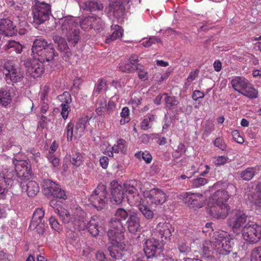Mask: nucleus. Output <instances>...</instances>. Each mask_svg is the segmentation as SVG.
Here are the masks:
<instances>
[{
    "label": "nucleus",
    "instance_id": "nucleus-27",
    "mask_svg": "<svg viewBox=\"0 0 261 261\" xmlns=\"http://www.w3.org/2000/svg\"><path fill=\"white\" fill-rule=\"evenodd\" d=\"M231 85L234 90L241 93L242 90L247 88L249 85L248 81L244 77L236 76L231 80Z\"/></svg>",
    "mask_w": 261,
    "mask_h": 261
},
{
    "label": "nucleus",
    "instance_id": "nucleus-30",
    "mask_svg": "<svg viewBox=\"0 0 261 261\" xmlns=\"http://www.w3.org/2000/svg\"><path fill=\"white\" fill-rule=\"evenodd\" d=\"M88 122V118L87 116L80 118L75 125V135H77L80 137L82 136L85 132Z\"/></svg>",
    "mask_w": 261,
    "mask_h": 261
},
{
    "label": "nucleus",
    "instance_id": "nucleus-5",
    "mask_svg": "<svg viewBox=\"0 0 261 261\" xmlns=\"http://www.w3.org/2000/svg\"><path fill=\"white\" fill-rule=\"evenodd\" d=\"M49 205L55 210V212L58 214L62 222L71 227L74 231H80L85 228L86 223L84 211L77 208L71 215L67 210L60 206L56 199L51 200Z\"/></svg>",
    "mask_w": 261,
    "mask_h": 261
},
{
    "label": "nucleus",
    "instance_id": "nucleus-13",
    "mask_svg": "<svg viewBox=\"0 0 261 261\" xmlns=\"http://www.w3.org/2000/svg\"><path fill=\"white\" fill-rule=\"evenodd\" d=\"M230 211V206L223 202H212L210 203L208 212L210 215L215 219H224Z\"/></svg>",
    "mask_w": 261,
    "mask_h": 261
},
{
    "label": "nucleus",
    "instance_id": "nucleus-22",
    "mask_svg": "<svg viewBox=\"0 0 261 261\" xmlns=\"http://www.w3.org/2000/svg\"><path fill=\"white\" fill-rule=\"evenodd\" d=\"M127 229L130 233L135 234L140 231V219L139 214L136 212H130L129 217L126 221Z\"/></svg>",
    "mask_w": 261,
    "mask_h": 261
},
{
    "label": "nucleus",
    "instance_id": "nucleus-9",
    "mask_svg": "<svg viewBox=\"0 0 261 261\" xmlns=\"http://www.w3.org/2000/svg\"><path fill=\"white\" fill-rule=\"evenodd\" d=\"M4 74L7 84L16 83L21 82L23 78V74L20 68L17 67L12 62L7 61L4 65Z\"/></svg>",
    "mask_w": 261,
    "mask_h": 261
},
{
    "label": "nucleus",
    "instance_id": "nucleus-52",
    "mask_svg": "<svg viewBox=\"0 0 261 261\" xmlns=\"http://www.w3.org/2000/svg\"><path fill=\"white\" fill-rule=\"evenodd\" d=\"M107 86V83L105 80L104 79H99L98 81V84L96 86L94 92L99 94L102 90L104 89Z\"/></svg>",
    "mask_w": 261,
    "mask_h": 261
},
{
    "label": "nucleus",
    "instance_id": "nucleus-63",
    "mask_svg": "<svg viewBox=\"0 0 261 261\" xmlns=\"http://www.w3.org/2000/svg\"><path fill=\"white\" fill-rule=\"evenodd\" d=\"M115 103L112 101H109L107 106V113L110 115L113 112L115 108Z\"/></svg>",
    "mask_w": 261,
    "mask_h": 261
},
{
    "label": "nucleus",
    "instance_id": "nucleus-11",
    "mask_svg": "<svg viewBox=\"0 0 261 261\" xmlns=\"http://www.w3.org/2000/svg\"><path fill=\"white\" fill-rule=\"evenodd\" d=\"M242 236L250 244L257 243L261 239V225L253 222L247 223L243 229Z\"/></svg>",
    "mask_w": 261,
    "mask_h": 261
},
{
    "label": "nucleus",
    "instance_id": "nucleus-48",
    "mask_svg": "<svg viewBox=\"0 0 261 261\" xmlns=\"http://www.w3.org/2000/svg\"><path fill=\"white\" fill-rule=\"evenodd\" d=\"M58 97L62 103L69 104L71 102V96L69 92L65 91Z\"/></svg>",
    "mask_w": 261,
    "mask_h": 261
},
{
    "label": "nucleus",
    "instance_id": "nucleus-40",
    "mask_svg": "<svg viewBox=\"0 0 261 261\" xmlns=\"http://www.w3.org/2000/svg\"><path fill=\"white\" fill-rule=\"evenodd\" d=\"M93 21L91 24V29L100 32L103 29L104 26L103 21L102 19L96 16L92 15Z\"/></svg>",
    "mask_w": 261,
    "mask_h": 261
},
{
    "label": "nucleus",
    "instance_id": "nucleus-16",
    "mask_svg": "<svg viewBox=\"0 0 261 261\" xmlns=\"http://www.w3.org/2000/svg\"><path fill=\"white\" fill-rule=\"evenodd\" d=\"M17 177L22 180H27L32 177L31 164L25 160L14 161Z\"/></svg>",
    "mask_w": 261,
    "mask_h": 261
},
{
    "label": "nucleus",
    "instance_id": "nucleus-14",
    "mask_svg": "<svg viewBox=\"0 0 261 261\" xmlns=\"http://www.w3.org/2000/svg\"><path fill=\"white\" fill-rule=\"evenodd\" d=\"M163 240L160 241L154 238L147 240L144 246V250L147 258L158 256L163 249Z\"/></svg>",
    "mask_w": 261,
    "mask_h": 261
},
{
    "label": "nucleus",
    "instance_id": "nucleus-41",
    "mask_svg": "<svg viewBox=\"0 0 261 261\" xmlns=\"http://www.w3.org/2000/svg\"><path fill=\"white\" fill-rule=\"evenodd\" d=\"M163 95L166 96L165 101L167 109L171 110L178 104L179 102L175 96H168L167 93H164Z\"/></svg>",
    "mask_w": 261,
    "mask_h": 261
},
{
    "label": "nucleus",
    "instance_id": "nucleus-29",
    "mask_svg": "<svg viewBox=\"0 0 261 261\" xmlns=\"http://www.w3.org/2000/svg\"><path fill=\"white\" fill-rule=\"evenodd\" d=\"M111 28L114 31L111 35H109L106 38V42L107 44H109L117 39L120 38L122 36L123 30L120 26L117 24H113Z\"/></svg>",
    "mask_w": 261,
    "mask_h": 261
},
{
    "label": "nucleus",
    "instance_id": "nucleus-15",
    "mask_svg": "<svg viewBox=\"0 0 261 261\" xmlns=\"http://www.w3.org/2000/svg\"><path fill=\"white\" fill-rule=\"evenodd\" d=\"M180 198L192 207L200 208L203 206L204 197L202 194L185 192L180 195Z\"/></svg>",
    "mask_w": 261,
    "mask_h": 261
},
{
    "label": "nucleus",
    "instance_id": "nucleus-64",
    "mask_svg": "<svg viewBox=\"0 0 261 261\" xmlns=\"http://www.w3.org/2000/svg\"><path fill=\"white\" fill-rule=\"evenodd\" d=\"M96 258L98 261H110L111 259L108 260L106 257L104 253L98 252L96 254Z\"/></svg>",
    "mask_w": 261,
    "mask_h": 261
},
{
    "label": "nucleus",
    "instance_id": "nucleus-62",
    "mask_svg": "<svg viewBox=\"0 0 261 261\" xmlns=\"http://www.w3.org/2000/svg\"><path fill=\"white\" fill-rule=\"evenodd\" d=\"M204 96V94L199 91V90H195L194 91L192 94V98L194 100L197 101L199 98H203Z\"/></svg>",
    "mask_w": 261,
    "mask_h": 261
},
{
    "label": "nucleus",
    "instance_id": "nucleus-38",
    "mask_svg": "<svg viewBox=\"0 0 261 261\" xmlns=\"http://www.w3.org/2000/svg\"><path fill=\"white\" fill-rule=\"evenodd\" d=\"M177 249L179 253V256H185L191 251L190 245L185 242H180L178 244Z\"/></svg>",
    "mask_w": 261,
    "mask_h": 261
},
{
    "label": "nucleus",
    "instance_id": "nucleus-59",
    "mask_svg": "<svg viewBox=\"0 0 261 261\" xmlns=\"http://www.w3.org/2000/svg\"><path fill=\"white\" fill-rule=\"evenodd\" d=\"M13 256L5 252L3 250L0 251V259L2 261H11Z\"/></svg>",
    "mask_w": 261,
    "mask_h": 261
},
{
    "label": "nucleus",
    "instance_id": "nucleus-23",
    "mask_svg": "<svg viewBox=\"0 0 261 261\" xmlns=\"http://www.w3.org/2000/svg\"><path fill=\"white\" fill-rule=\"evenodd\" d=\"M248 201L251 206L256 207H261V182L258 183L255 189L247 194Z\"/></svg>",
    "mask_w": 261,
    "mask_h": 261
},
{
    "label": "nucleus",
    "instance_id": "nucleus-39",
    "mask_svg": "<svg viewBox=\"0 0 261 261\" xmlns=\"http://www.w3.org/2000/svg\"><path fill=\"white\" fill-rule=\"evenodd\" d=\"M255 169L253 168H247L241 172L240 175L241 177L244 180L249 181L251 180L255 175Z\"/></svg>",
    "mask_w": 261,
    "mask_h": 261
},
{
    "label": "nucleus",
    "instance_id": "nucleus-8",
    "mask_svg": "<svg viewBox=\"0 0 261 261\" xmlns=\"http://www.w3.org/2000/svg\"><path fill=\"white\" fill-rule=\"evenodd\" d=\"M247 216L240 210H234L232 212L231 216L227 221L228 226L231 228L233 232L239 234L243 232L244 227H246Z\"/></svg>",
    "mask_w": 261,
    "mask_h": 261
},
{
    "label": "nucleus",
    "instance_id": "nucleus-57",
    "mask_svg": "<svg viewBox=\"0 0 261 261\" xmlns=\"http://www.w3.org/2000/svg\"><path fill=\"white\" fill-rule=\"evenodd\" d=\"M228 158L225 156H218L215 158L214 163L217 166L222 165L225 164Z\"/></svg>",
    "mask_w": 261,
    "mask_h": 261
},
{
    "label": "nucleus",
    "instance_id": "nucleus-43",
    "mask_svg": "<svg viewBox=\"0 0 261 261\" xmlns=\"http://www.w3.org/2000/svg\"><path fill=\"white\" fill-rule=\"evenodd\" d=\"M241 93L250 98H254L257 96V91L249 85L247 86V88H244L243 91H242Z\"/></svg>",
    "mask_w": 261,
    "mask_h": 261
},
{
    "label": "nucleus",
    "instance_id": "nucleus-44",
    "mask_svg": "<svg viewBox=\"0 0 261 261\" xmlns=\"http://www.w3.org/2000/svg\"><path fill=\"white\" fill-rule=\"evenodd\" d=\"M93 21V19L92 15L85 17L81 21H79V23H80L81 28L86 30L91 29V24Z\"/></svg>",
    "mask_w": 261,
    "mask_h": 261
},
{
    "label": "nucleus",
    "instance_id": "nucleus-61",
    "mask_svg": "<svg viewBox=\"0 0 261 261\" xmlns=\"http://www.w3.org/2000/svg\"><path fill=\"white\" fill-rule=\"evenodd\" d=\"M49 90L50 89L48 86H44L41 95V100H47Z\"/></svg>",
    "mask_w": 261,
    "mask_h": 261
},
{
    "label": "nucleus",
    "instance_id": "nucleus-26",
    "mask_svg": "<svg viewBox=\"0 0 261 261\" xmlns=\"http://www.w3.org/2000/svg\"><path fill=\"white\" fill-rule=\"evenodd\" d=\"M157 230L161 238L165 240L170 239V237L175 232V228L169 223H160L157 226Z\"/></svg>",
    "mask_w": 261,
    "mask_h": 261
},
{
    "label": "nucleus",
    "instance_id": "nucleus-54",
    "mask_svg": "<svg viewBox=\"0 0 261 261\" xmlns=\"http://www.w3.org/2000/svg\"><path fill=\"white\" fill-rule=\"evenodd\" d=\"M47 158L54 167L56 168L59 166L60 163L59 159L56 157L54 154L50 152V154H47Z\"/></svg>",
    "mask_w": 261,
    "mask_h": 261
},
{
    "label": "nucleus",
    "instance_id": "nucleus-12",
    "mask_svg": "<svg viewBox=\"0 0 261 261\" xmlns=\"http://www.w3.org/2000/svg\"><path fill=\"white\" fill-rule=\"evenodd\" d=\"M16 177H17L15 169H9L5 175L0 176V199L5 198L7 189L12 186Z\"/></svg>",
    "mask_w": 261,
    "mask_h": 261
},
{
    "label": "nucleus",
    "instance_id": "nucleus-21",
    "mask_svg": "<svg viewBox=\"0 0 261 261\" xmlns=\"http://www.w3.org/2000/svg\"><path fill=\"white\" fill-rule=\"evenodd\" d=\"M17 30L12 21L8 18L0 19V34L6 36L16 35Z\"/></svg>",
    "mask_w": 261,
    "mask_h": 261
},
{
    "label": "nucleus",
    "instance_id": "nucleus-45",
    "mask_svg": "<svg viewBox=\"0 0 261 261\" xmlns=\"http://www.w3.org/2000/svg\"><path fill=\"white\" fill-rule=\"evenodd\" d=\"M120 116L122 117L121 119L120 120L121 125H124L125 123L128 122L130 120L128 108L126 107H124L120 113Z\"/></svg>",
    "mask_w": 261,
    "mask_h": 261
},
{
    "label": "nucleus",
    "instance_id": "nucleus-33",
    "mask_svg": "<svg viewBox=\"0 0 261 261\" xmlns=\"http://www.w3.org/2000/svg\"><path fill=\"white\" fill-rule=\"evenodd\" d=\"M69 43L75 46L80 39L79 28L65 34Z\"/></svg>",
    "mask_w": 261,
    "mask_h": 261
},
{
    "label": "nucleus",
    "instance_id": "nucleus-53",
    "mask_svg": "<svg viewBox=\"0 0 261 261\" xmlns=\"http://www.w3.org/2000/svg\"><path fill=\"white\" fill-rule=\"evenodd\" d=\"M49 222L51 228L55 231H59L61 230V225L54 217H50L49 219Z\"/></svg>",
    "mask_w": 261,
    "mask_h": 261
},
{
    "label": "nucleus",
    "instance_id": "nucleus-35",
    "mask_svg": "<svg viewBox=\"0 0 261 261\" xmlns=\"http://www.w3.org/2000/svg\"><path fill=\"white\" fill-rule=\"evenodd\" d=\"M11 96L9 91L4 89H0V103L3 106H7L11 101Z\"/></svg>",
    "mask_w": 261,
    "mask_h": 261
},
{
    "label": "nucleus",
    "instance_id": "nucleus-34",
    "mask_svg": "<svg viewBox=\"0 0 261 261\" xmlns=\"http://www.w3.org/2000/svg\"><path fill=\"white\" fill-rule=\"evenodd\" d=\"M141 200H140L138 204H135L138 207L139 211L142 215L147 219H151L153 218L154 214L147 205L141 204Z\"/></svg>",
    "mask_w": 261,
    "mask_h": 261
},
{
    "label": "nucleus",
    "instance_id": "nucleus-42",
    "mask_svg": "<svg viewBox=\"0 0 261 261\" xmlns=\"http://www.w3.org/2000/svg\"><path fill=\"white\" fill-rule=\"evenodd\" d=\"M83 155L80 152L75 151L74 153L72 154L70 161L74 166L79 167L83 163Z\"/></svg>",
    "mask_w": 261,
    "mask_h": 261
},
{
    "label": "nucleus",
    "instance_id": "nucleus-10",
    "mask_svg": "<svg viewBox=\"0 0 261 261\" xmlns=\"http://www.w3.org/2000/svg\"><path fill=\"white\" fill-rule=\"evenodd\" d=\"M42 188L43 193L48 196H53L59 199L65 200L67 196L65 191L55 182L48 179H45L42 181Z\"/></svg>",
    "mask_w": 261,
    "mask_h": 261
},
{
    "label": "nucleus",
    "instance_id": "nucleus-1",
    "mask_svg": "<svg viewBox=\"0 0 261 261\" xmlns=\"http://www.w3.org/2000/svg\"><path fill=\"white\" fill-rule=\"evenodd\" d=\"M58 55L53 43L42 38L35 39L31 49L32 58L24 61L27 73L34 78L40 76L44 72L43 63L53 61Z\"/></svg>",
    "mask_w": 261,
    "mask_h": 261
},
{
    "label": "nucleus",
    "instance_id": "nucleus-32",
    "mask_svg": "<svg viewBox=\"0 0 261 261\" xmlns=\"http://www.w3.org/2000/svg\"><path fill=\"white\" fill-rule=\"evenodd\" d=\"M84 9L86 10L95 11L96 10H101L103 8V5L100 2L95 1H89L84 2Z\"/></svg>",
    "mask_w": 261,
    "mask_h": 261
},
{
    "label": "nucleus",
    "instance_id": "nucleus-51",
    "mask_svg": "<svg viewBox=\"0 0 261 261\" xmlns=\"http://www.w3.org/2000/svg\"><path fill=\"white\" fill-rule=\"evenodd\" d=\"M214 144L222 150H225L227 147L223 139L221 137L217 138L214 142Z\"/></svg>",
    "mask_w": 261,
    "mask_h": 261
},
{
    "label": "nucleus",
    "instance_id": "nucleus-17",
    "mask_svg": "<svg viewBox=\"0 0 261 261\" xmlns=\"http://www.w3.org/2000/svg\"><path fill=\"white\" fill-rule=\"evenodd\" d=\"M44 216V212L41 208L37 209L34 213L30 225V229H36V231L40 234H42L45 231L46 224L42 219Z\"/></svg>",
    "mask_w": 261,
    "mask_h": 261
},
{
    "label": "nucleus",
    "instance_id": "nucleus-31",
    "mask_svg": "<svg viewBox=\"0 0 261 261\" xmlns=\"http://www.w3.org/2000/svg\"><path fill=\"white\" fill-rule=\"evenodd\" d=\"M230 195L228 194V191L224 190H219L214 193L213 195V202H223L227 203Z\"/></svg>",
    "mask_w": 261,
    "mask_h": 261
},
{
    "label": "nucleus",
    "instance_id": "nucleus-2",
    "mask_svg": "<svg viewBox=\"0 0 261 261\" xmlns=\"http://www.w3.org/2000/svg\"><path fill=\"white\" fill-rule=\"evenodd\" d=\"M233 240L227 236L224 231L214 232L212 240L205 241L201 248L203 257L210 258L216 257L220 261H229V255L233 252Z\"/></svg>",
    "mask_w": 261,
    "mask_h": 261
},
{
    "label": "nucleus",
    "instance_id": "nucleus-46",
    "mask_svg": "<svg viewBox=\"0 0 261 261\" xmlns=\"http://www.w3.org/2000/svg\"><path fill=\"white\" fill-rule=\"evenodd\" d=\"M251 261H261V246L255 247L251 254Z\"/></svg>",
    "mask_w": 261,
    "mask_h": 261
},
{
    "label": "nucleus",
    "instance_id": "nucleus-6",
    "mask_svg": "<svg viewBox=\"0 0 261 261\" xmlns=\"http://www.w3.org/2000/svg\"><path fill=\"white\" fill-rule=\"evenodd\" d=\"M31 10L33 23L36 25L44 23L51 15L50 4L44 1L35 0Z\"/></svg>",
    "mask_w": 261,
    "mask_h": 261
},
{
    "label": "nucleus",
    "instance_id": "nucleus-18",
    "mask_svg": "<svg viewBox=\"0 0 261 261\" xmlns=\"http://www.w3.org/2000/svg\"><path fill=\"white\" fill-rule=\"evenodd\" d=\"M144 196L151 204H163L166 201V194L159 189H152L144 192Z\"/></svg>",
    "mask_w": 261,
    "mask_h": 261
},
{
    "label": "nucleus",
    "instance_id": "nucleus-28",
    "mask_svg": "<svg viewBox=\"0 0 261 261\" xmlns=\"http://www.w3.org/2000/svg\"><path fill=\"white\" fill-rule=\"evenodd\" d=\"M4 49L9 54L15 52L18 54L22 52L23 46L19 42L11 40L8 41L4 46Z\"/></svg>",
    "mask_w": 261,
    "mask_h": 261
},
{
    "label": "nucleus",
    "instance_id": "nucleus-7",
    "mask_svg": "<svg viewBox=\"0 0 261 261\" xmlns=\"http://www.w3.org/2000/svg\"><path fill=\"white\" fill-rule=\"evenodd\" d=\"M108 192L106 186L99 184L89 196V200L97 211L103 210L107 204Z\"/></svg>",
    "mask_w": 261,
    "mask_h": 261
},
{
    "label": "nucleus",
    "instance_id": "nucleus-3",
    "mask_svg": "<svg viewBox=\"0 0 261 261\" xmlns=\"http://www.w3.org/2000/svg\"><path fill=\"white\" fill-rule=\"evenodd\" d=\"M110 229L107 234L110 243L108 246V250L110 256L114 260L110 261H125L122 259L123 251L125 247L124 243L125 228L120 221L117 219H112L110 223Z\"/></svg>",
    "mask_w": 261,
    "mask_h": 261
},
{
    "label": "nucleus",
    "instance_id": "nucleus-58",
    "mask_svg": "<svg viewBox=\"0 0 261 261\" xmlns=\"http://www.w3.org/2000/svg\"><path fill=\"white\" fill-rule=\"evenodd\" d=\"M126 141L123 139H119L117 141V146L118 147L119 149L123 153L126 152Z\"/></svg>",
    "mask_w": 261,
    "mask_h": 261
},
{
    "label": "nucleus",
    "instance_id": "nucleus-24",
    "mask_svg": "<svg viewBox=\"0 0 261 261\" xmlns=\"http://www.w3.org/2000/svg\"><path fill=\"white\" fill-rule=\"evenodd\" d=\"M21 191L26 192L28 196L34 197L39 191V187L38 184L35 181H29L26 183L25 180L19 184Z\"/></svg>",
    "mask_w": 261,
    "mask_h": 261
},
{
    "label": "nucleus",
    "instance_id": "nucleus-55",
    "mask_svg": "<svg viewBox=\"0 0 261 261\" xmlns=\"http://www.w3.org/2000/svg\"><path fill=\"white\" fill-rule=\"evenodd\" d=\"M231 135L233 140L239 144H242L244 140L243 138L241 136L240 133L237 130L232 131Z\"/></svg>",
    "mask_w": 261,
    "mask_h": 261
},
{
    "label": "nucleus",
    "instance_id": "nucleus-50",
    "mask_svg": "<svg viewBox=\"0 0 261 261\" xmlns=\"http://www.w3.org/2000/svg\"><path fill=\"white\" fill-rule=\"evenodd\" d=\"M136 70L138 71V76L142 81H146L148 79V72L143 69L142 66H137Z\"/></svg>",
    "mask_w": 261,
    "mask_h": 261
},
{
    "label": "nucleus",
    "instance_id": "nucleus-19",
    "mask_svg": "<svg viewBox=\"0 0 261 261\" xmlns=\"http://www.w3.org/2000/svg\"><path fill=\"white\" fill-rule=\"evenodd\" d=\"M58 23L63 34L79 28L78 18L72 16H66L59 18Z\"/></svg>",
    "mask_w": 261,
    "mask_h": 261
},
{
    "label": "nucleus",
    "instance_id": "nucleus-25",
    "mask_svg": "<svg viewBox=\"0 0 261 261\" xmlns=\"http://www.w3.org/2000/svg\"><path fill=\"white\" fill-rule=\"evenodd\" d=\"M138 59L136 55L132 56L128 60L124 62L119 66L120 70L123 72L130 73L136 70Z\"/></svg>",
    "mask_w": 261,
    "mask_h": 261
},
{
    "label": "nucleus",
    "instance_id": "nucleus-37",
    "mask_svg": "<svg viewBox=\"0 0 261 261\" xmlns=\"http://www.w3.org/2000/svg\"><path fill=\"white\" fill-rule=\"evenodd\" d=\"M129 213H128V212L126 211H125L124 208H118L115 212V216L116 217L112 218L109 221V230L110 229V221H111V220L112 219L115 218V219H118L120 221L122 225L123 226L121 222V219H123V220H125L127 217L128 218L129 217ZM123 227L124 228V226H123Z\"/></svg>",
    "mask_w": 261,
    "mask_h": 261
},
{
    "label": "nucleus",
    "instance_id": "nucleus-4",
    "mask_svg": "<svg viewBox=\"0 0 261 261\" xmlns=\"http://www.w3.org/2000/svg\"><path fill=\"white\" fill-rule=\"evenodd\" d=\"M140 186V183L136 181L125 183L123 186L118 184L117 182L114 181V184L111 182V202L114 204H119L126 198L130 205L138 204L142 199L139 193Z\"/></svg>",
    "mask_w": 261,
    "mask_h": 261
},
{
    "label": "nucleus",
    "instance_id": "nucleus-49",
    "mask_svg": "<svg viewBox=\"0 0 261 261\" xmlns=\"http://www.w3.org/2000/svg\"><path fill=\"white\" fill-rule=\"evenodd\" d=\"M74 124L72 122H69L66 127L67 140L68 141H71L73 135Z\"/></svg>",
    "mask_w": 261,
    "mask_h": 261
},
{
    "label": "nucleus",
    "instance_id": "nucleus-36",
    "mask_svg": "<svg viewBox=\"0 0 261 261\" xmlns=\"http://www.w3.org/2000/svg\"><path fill=\"white\" fill-rule=\"evenodd\" d=\"M86 214L84 212V221L85 222V227L84 229L80 230L81 231L82 230H85L86 228L88 229V231L94 237H96L98 235L99 232V227L98 224H89L87 223V220H86Z\"/></svg>",
    "mask_w": 261,
    "mask_h": 261
},
{
    "label": "nucleus",
    "instance_id": "nucleus-47",
    "mask_svg": "<svg viewBox=\"0 0 261 261\" xmlns=\"http://www.w3.org/2000/svg\"><path fill=\"white\" fill-rule=\"evenodd\" d=\"M191 182V187L194 188H197L205 185L207 182V179L202 177H199L193 179Z\"/></svg>",
    "mask_w": 261,
    "mask_h": 261
},
{
    "label": "nucleus",
    "instance_id": "nucleus-60",
    "mask_svg": "<svg viewBox=\"0 0 261 261\" xmlns=\"http://www.w3.org/2000/svg\"><path fill=\"white\" fill-rule=\"evenodd\" d=\"M199 72V70L198 69H196L194 71H192L187 78V81L190 83L194 81L197 77Z\"/></svg>",
    "mask_w": 261,
    "mask_h": 261
},
{
    "label": "nucleus",
    "instance_id": "nucleus-20",
    "mask_svg": "<svg viewBox=\"0 0 261 261\" xmlns=\"http://www.w3.org/2000/svg\"><path fill=\"white\" fill-rule=\"evenodd\" d=\"M53 40L56 44L58 50L62 53L63 59L67 61L72 53L65 39L60 36L55 35L53 36Z\"/></svg>",
    "mask_w": 261,
    "mask_h": 261
},
{
    "label": "nucleus",
    "instance_id": "nucleus-56",
    "mask_svg": "<svg viewBox=\"0 0 261 261\" xmlns=\"http://www.w3.org/2000/svg\"><path fill=\"white\" fill-rule=\"evenodd\" d=\"M61 107L62 108L61 115L64 119H67L69 112L70 111V107L68 104L61 103Z\"/></svg>",
    "mask_w": 261,
    "mask_h": 261
}]
</instances>
